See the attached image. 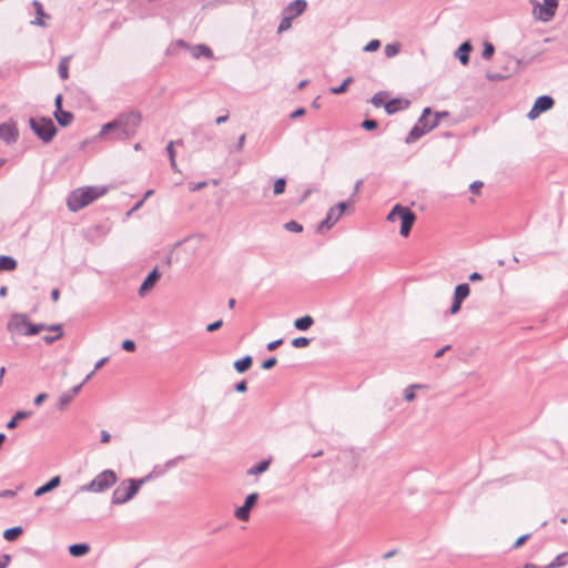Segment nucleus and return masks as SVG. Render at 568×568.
I'll use <instances>...</instances> for the list:
<instances>
[{
    "label": "nucleus",
    "instance_id": "f257e3e1",
    "mask_svg": "<svg viewBox=\"0 0 568 568\" xmlns=\"http://www.w3.org/2000/svg\"><path fill=\"white\" fill-rule=\"evenodd\" d=\"M142 123V113L139 110L130 109L120 112L113 120L101 126L99 136L110 134L111 140L128 141L134 138Z\"/></svg>",
    "mask_w": 568,
    "mask_h": 568
},
{
    "label": "nucleus",
    "instance_id": "f03ea898",
    "mask_svg": "<svg viewBox=\"0 0 568 568\" xmlns=\"http://www.w3.org/2000/svg\"><path fill=\"white\" fill-rule=\"evenodd\" d=\"M106 192L105 187L83 186L72 191L67 199L68 209L77 212L92 203Z\"/></svg>",
    "mask_w": 568,
    "mask_h": 568
},
{
    "label": "nucleus",
    "instance_id": "7ed1b4c3",
    "mask_svg": "<svg viewBox=\"0 0 568 568\" xmlns=\"http://www.w3.org/2000/svg\"><path fill=\"white\" fill-rule=\"evenodd\" d=\"M152 479V475H145L142 478H128L113 490L111 504L123 505L130 501L140 490V488Z\"/></svg>",
    "mask_w": 568,
    "mask_h": 568
},
{
    "label": "nucleus",
    "instance_id": "20e7f679",
    "mask_svg": "<svg viewBox=\"0 0 568 568\" xmlns=\"http://www.w3.org/2000/svg\"><path fill=\"white\" fill-rule=\"evenodd\" d=\"M396 220H400L399 234L404 237H407L416 221V214L407 206L395 204L390 212L387 214V221L395 222Z\"/></svg>",
    "mask_w": 568,
    "mask_h": 568
},
{
    "label": "nucleus",
    "instance_id": "39448f33",
    "mask_svg": "<svg viewBox=\"0 0 568 568\" xmlns=\"http://www.w3.org/2000/svg\"><path fill=\"white\" fill-rule=\"evenodd\" d=\"M396 220H400L399 234L404 237H407L416 221V214L407 206L395 204L390 212L387 214V221L395 222Z\"/></svg>",
    "mask_w": 568,
    "mask_h": 568
},
{
    "label": "nucleus",
    "instance_id": "423d86ee",
    "mask_svg": "<svg viewBox=\"0 0 568 568\" xmlns=\"http://www.w3.org/2000/svg\"><path fill=\"white\" fill-rule=\"evenodd\" d=\"M29 126L31 131L37 135V138L43 143H50L58 132V129L52 119L48 116H31L29 119Z\"/></svg>",
    "mask_w": 568,
    "mask_h": 568
},
{
    "label": "nucleus",
    "instance_id": "0eeeda50",
    "mask_svg": "<svg viewBox=\"0 0 568 568\" xmlns=\"http://www.w3.org/2000/svg\"><path fill=\"white\" fill-rule=\"evenodd\" d=\"M432 114L430 108H425L418 118L417 122L410 129L408 134L405 138V143L412 144L420 139L423 135L432 131L437 126V120H429V115Z\"/></svg>",
    "mask_w": 568,
    "mask_h": 568
},
{
    "label": "nucleus",
    "instance_id": "6e6552de",
    "mask_svg": "<svg viewBox=\"0 0 568 568\" xmlns=\"http://www.w3.org/2000/svg\"><path fill=\"white\" fill-rule=\"evenodd\" d=\"M118 475L112 469H104L99 473L90 483L80 487L81 491L103 493L114 486Z\"/></svg>",
    "mask_w": 568,
    "mask_h": 568
},
{
    "label": "nucleus",
    "instance_id": "1a4fd4ad",
    "mask_svg": "<svg viewBox=\"0 0 568 568\" xmlns=\"http://www.w3.org/2000/svg\"><path fill=\"white\" fill-rule=\"evenodd\" d=\"M554 104H555V100H554V98L551 95H548V94L539 95L535 100L530 111L527 114V118L529 120H535L542 112H546V111L550 110L554 106Z\"/></svg>",
    "mask_w": 568,
    "mask_h": 568
},
{
    "label": "nucleus",
    "instance_id": "9d476101",
    "mask_svg": "<svg viewBox=\"0 0 568 568\" xmlns=\"http://www.w3.org/2000/svg\"><path fill=\"white\" fill-rule=\"evenodd\" d=\"M469 293H470V287L467 283H462V284L456 285V287L454 290L453 302H452L450 308L448 311V314H450V315L457 314L462 308L463 302L468 297Z\"/></svg>",
    "mask_w": 568,
    "mask_h": 568
},
{
    "label": "nucleus",
    "instance_id": "9b49d317",
    "mask_svg": "<svg viewBox=\"0 0 568 568\" xmlns=\"http://www.w3.org/2000/svg\"><path fill=\"white\" fill-rule=\"evenodd\" d=\"M257 500V493L248 494L245 497L244 504L235 509L234 516L241 521H247L250 519L251 510L256 505Z\"/></svg>",
    "mask_w": 568,
    "mask_h": 568
},
{
    "label": "nucleus",
    "instance_id": "f8f14e48",
    "mask_svg": "<svg viewBox=\"0 0 568 568\" xmlns=\"http://www.w3.org/2000/svg\"><path fill=\"white\" fill-rule=\"evenodd\" d=\"M19 131L13 122H4L0 124V138L6 144L10 145L18 140Z\"/></svg>",
    "mask_w": 568,
    "mask_h": 568
},
{
    "label": "nucleus",
    "instance_id": "ddd939ff",
    "mask_svg": "<svg viewBox=\"0 0 568 568\" xmlns=\"http://www.w3.org/2000/svg\"><path fill=\"white\" fill-rule=\"evenodd\" d=\"M28 323L29 318L26 314L16 313L11 316L10 321L8 322L7 328L8 331H14L22 335V332L27 329Z\"/></svg>",
    "mask_w": 568,
    "mask_h": 568
},
{
    "label": "nucleus",
    "instance_id": "4468645a",
    "mask_svg": "<svg viewBox=\"0 0 568 568\" xmlns=\"http://www.w3.org/2000/svg\"><path fill=\"white\" fill-rule=\"evenodd\" d=\"M559 0H544L539 9V19L545 22L550 20L555 16Z\"/></svg>",
    "mask_w": 568,
    "mask_h": 568
},
{
    "label": "nucleus",
    "instance_id": "2eb2a0df",
    "mask_svg": "<svg viewBox=\"0 0 568 568\" xmlns=\"http://www.w3.org/2000/svg\"><path fill=\"white\" fill-rule=\"evenodd\" d=\"M82 387L83 383H80L79 385H75L72 388H70L68 392L62 393L57 403L58 409H64L72 402L74 396H77L80 393Z\"/></svg>",
    "mask_w": 568,
    "mask_h": 568
},
{
    "label": "nucleus",
    "instance_id": "dca6fc26",
    "mask_svg": "<svg viewBox=\"0 0 568 568\" xmlns=\"http://www.w3.org/2000/svg\"><path fill=\"white\" fill-rule=\"evenodd\" d=\"M161 274L158 270V266H155L148 275L146 277L144 278V281L142 282L140 288H139V294L141 296H143L146 292H149L150 290H152L155 285V283L159 281Z\"/></svg>",
    "mask_w": 568,
    "mask_h": 568
},
{
    "label": "nucleus",
    "instance_id": "f3484780",
    "mask_svg": "<svg viewBox=\"0 0 568 568\" xmlns=\"http://www.w3.org/2000/svg\"><path fill=\"white\" fill-rule=\"evenodd\" d=\"M409 104L410 102L407 99L394 98L385 103V112L392 115L398 111L407 109Z\"/></svg>",
    "mask_w": 568,
    "mask_h": 568
},
{
    "label": "nucleus",
    "instance_id": "a211bd4d",
    "mask_svg": "<svg viewBox=\"0 0 568 568\" xmlns=\"http://www.w3.org/2000/svg\"><path fill=\"white\" fill-rule=\"evenodd\" d=\"M307 8L305 0H294L290 2L283 10V14L292 16V19L301 16Z\"/></svg>",
    "mask_w": 568,
    "mask_h": 568
},
{
    "label": "nucleus",
    "instance_id": "6ab92c4d",
    "mask_svg": "<svg viewBox=\"0 0 568 568\" xmlns=\"http://www.w3.org/2000/svg\"><path fill=\"white\" fill-rule=\"evenodd\" d=\"M473 50L471 42L469 40L464 41L455 51L454 55L463 65L469 63V54Z\"/></svg>",
    "mask_w": 568,
    "mask_h": 568
},
{
    "label": "nucleus",
    "instance_id": "aec40b11",
    "mask_svg": "<svg viewBox=\"0 0 568 568\" xmlns=\"http://www.w3.org/2000/svg\"><path fill=\"white\" fill-rule=\"evenodd\" d=\"M60 484H61V477L58 475L53 476L50 480H48L45 484H43L42 486L38 487L34 490V496L40 497L47 493H50L53 489H55L57 487H59Z\"/></svg>",
    "mask_w": 568,
    "mask_h": 568
},
{
    "label": "nucleus",
    "instance_id": "412c9836",
    "mask_svg": "<svg viewBox=\"0 0 568 568\" xmlns=\"http://www.w3.org/2000/svg\"><path fill=\"white\" fill-rule=\"evenodd\" d=\"M32 6L36 10V18L30 23L32 26L44 27L45 23H44L43 19L50 18V16L45 13L42 3L39 0H33Z\"/></svg>",
    "mask_w": 568,
    "mask_h": 568
},
{
    "label": "nucleus",
    "instance_id": "4be33fe9",
    "mask_svg": "<svg viewBox=\"0 0 568 568\" xmlns=\"http://www.w3.org/2000/svg\"><path fill=\"white\" fill-rule=\"evenodd\" d=\"M53 116L57 120V122L59 123V125H61L62 128H65L69 124H71V122L74 119V115L72 112L65 111L63 109L54 110Z\"/></svg>",
    "mask_w": 568,
    "mask_h": 568
},
{
    "label": "nucleus",
    "instance_id": "5701e85b",
    "mask_svg": "<svg viewBox=\"0 0 568 568\" xmlns=\"http://www.w3.org/2000/svg\"><path fill=\"white\" fill-rule=\"evenodd\" d=\"M192 134L194 138L199 139L200 142L212 141L215 138V133L212 130H206L203 125H197Z\"/></svg>",
    "mask_w": 568,
    "mask_h": 568
},
{
    "label": "nucleus",
    "instance_id": "b1692460",
    "mask_svg": "<svg viewBox=\"0 0 568 568\" xmlns=\"http://www.w3.org/2000/svg\"><path fill=\"white\" fill-rule=\"evenodd\" d=\"M32 413L30 410H18L10 420L7 422L6 428L12 430L18 427L20 420L30 417Z\"/></svg>",
    "mask_w": 568,
    "mask_h": 568
},
{
    "label": "nucleus",
    "instance_id": "393cba45",
    "mask_svg": "<svg viewBox=\"0 0 568 568\" xmlns=\"http://www.w3.org/2000/svg\"><path fill=\"white\" fill-rule=\"evenodd\" d=\"M68 550L72 557H82L90 551V545L87 542L72 544L69 546Z\"/></svg>",
    "mask_w": 568,
    "mask_h": 568
},
{
    "label": "nucleus",
    "instance_id": "a878e982",
    "mask_svg": "<svg viewBox=\"0 0 568 568\" xmlns=\"http://www.w3.org/2000/svg\"><path fill=\"white\" fill-rule=\"evenodd\" d=\"M252 363H253V357L251 355H245V356L236 359L234 362L233 366L237 373L243 374L252 366Z\"/></svg>",
    "mask_w": 568,
    "mask_h": 568
},
{
    "label": "nucleus",
    "instance_id": "bb28decb",
    "mask_svg": "<svg viewBox=\"0 0 568 568\" xmlns=\"http://www.w3.org/2000/svg\"><path fill=\"white\" fill-rule=\"evenodd\" d=\"M18 262L10 255H0V272H12L17 268Z\"/></svg>",
    "mask_w": 568,
    "mask_h": 568
},
{
    "label": "nucleus",
    "instance_id": "cd10ccee",
    "mask_svg": "<svg viewBox=\"0 0 568 568\" xmlns=\"http://www.w3.org/2000/svg\"><path fill=\"white\" fill-rule=\"evenodd\" d=\"M314 324V318L311 315H304L294 321V327L297 331H307Z\"/></svg>",
    "mask_w": 568,
    "mask_h": 568
},
{
    "label": "nucleus",
    "instance_id": "c85d7f7f",
    "mask_svg": "<svg viewBox=\"0 0 568 568\" xmlns=\"http://www.w3.org/2000/svg\"><path fill=\"white\" fill-rule=\"evenodd\" d=\"M192 55L194 58H196V59H199L201 57H205L207 59H212L213 58V51L206 44H196L192 49Z\"/></svg>",
    "mask_w": 568,
    "mask_h": 568
},
{
    "label": "nucleus",
    "instance_id": "c756f323",
    "mask_svg": "<svg viewBox=\"0 0 568 568\" xmlns=\"http://www.w3.org/2000/svg\"><path fill=\"white\" fill-rule=\"evenodd\" d=\"M270 464H271L270 459H263V460L254 464L252 467H250L247 469V475H260L268 469Z\"/></svg>",
    "mask_w": 568,
    "mask_h": 568
},
{
    "label": "nucleus",
    "instance_id": "7c9ffc66",
    "mask_svg": "<svg viewBox=\"0 0 568 568\" xmlns=\"http://www.w3.org/2000/svg\"><path fill=\"white\" fill-rule=\"evenodd\" d=\"M336 209H329L326 217L320 223L318 231H322L323 229L329 230L338 220H335L336 215Z\"/></svg>",
    "mask_w": 568,
    "mask_h": 568
},
{
    "label": "nucleus",
    "instance_id": "2f4dec72",
    "mask_svg": "<svg viewBox=\"0 0 568 568\" xmlns=\"http://www.w3.org/2000/svg\"><path fill=\"white\" fill-rule=\"evenodd\" d=\"M45 328H47V324H44V323L33 324L29 321L27 329H24V332H22V335L23 336H33V335H37L40 332L44 331Z\"/></svg>",
    "mask_w": 568,
    "mask_h": 568
},
{
    "label": "nucleus",
    "instance_id": "473e14b6",
    "mask_svg": "<svg viewBox=\"0 0 568 568\" xmlns=\"http://www.w3.org/2000/svg\"><path fill=\"white\" fill-rule=\"evenodd\" d=\"M23 528L21 526H13L3 531V538L7 541L16 540L20 535H22Z\"/></svg>",
    "mask_w": 568,
    "mask_h": 568
},
{
    "label": "nucleus",
    "instance_id": "72a5a7b5",
    "mask_svg": "<svg viewBox=\"0 0 568 568\" xmlns=\"http://www.w3.org/2000/svg\"><path fill=\"white\" fill-rule=\"evenodd\" d=\"M71 60V57H63L60 60L59 67H58V73L59 77L62 80H67L69 78V62Z\"/></svg>",
    "mask_w": 568,
    "mask_h": 568
},
{
    "label": "nucleus",
    "instance_id": "f704fd0d",
    "mask_svg": "<svg viewBox=\"0 0 568 568\" xmlns=\"http://www.w3.org/2000/svg\"><path fill=\"white\" fill-rule=\"evenodd\" d=\"M568 554H561V555H558L550 564H548L547 566H544V567H540V566H528L526 568H557V567H561L566 564V561L564 560L565 557H567Z\"/></svg>",
    "mask_w": 568,
    "mask_h": 568
},
{
    "label": "nucleus",
    "instance_id": "c9c22d12",
    "mask_svg": "<svg viewBox=\"0 0 568 568\" xmlns=\"http://www.w3.org/2000/svg\"><path fill=\"white\" fill-rule=\"evenodd\" d=\"M425 387H426V385H422V384H413V385L407 386L404 390L405 400L413 402L416 397L415 389L416 388H425Z\"/></svg>",
    "mask_w": 568,
    "mask_h": 568
},
{
    "label": "nucleus",
    "instance_id": "e433bc0d",
    "mask_svg": "<svg viewBox=\"0 0 568 568\" xmlns=\"http://www.w3.org/2000/svg\"><path fill=\"white\" fill-rule=\"evenodd\" d=\"M386 92L385 91H379L377 93H375L372 99H371V103L375 106V108H381V106H384L385 108V97H386Z\"/></svg>",
    "mask_w": 568,
    "mask_h": 568
},
{
    "label": "nucleus",
    "instance_id": "4c0bfd02",
    "mask_svg": "<svg viewBox=\"0 0 568 568\" xmlns=\"http://www.w3.org/2000/svg\"><path fill=\"white\" fill-rule=\"evenodd\" d=\"M353 82V78L348 77L346 78L338 87H332L329 89L331 93L333 94H342L346 92L347 87Z\"/></svg>",
    "mask_w": 568,
    "mask_h": 568
},
{
    "label": "nucleus",
    "instance_id": "58836bf2",
    "mask_svg": "<svg viewBox=\"0 0 568 568\" xmlns=\"http://www.w3.org/2000/svg\"><path fill=\"white\" fill-rule=\"evenodd\" d=\"M286 187V179L285 178H278L274 182L273 186V193L274 195H281L285 192Z\"/></svg>",
    "mask_w": 568,
    "mask_h": 568
},
{
    "label": "nucleus",
    "instance_id": "ea45409f",
    "mask_svg": "<svg viewBox=\"0 0 568 568\" xmlns=\"http://www.w3.org/2000/svg\"><path fill=\"white\" fill-rule=\"evenodd\" d=\"M494 53H495L494 44L489 41H485L483 52H481L483 59L490 60L493 58Z\"/></svg>",
    "mask_w": 568,
    "mask_h": 568
},
{
    "label": "nucleus",
    "instance_id": "a19ab883",
    "mask_svg": "<svg viewBox=\"0 0 568 568\" xmlns=\"http://www.w3.org/2000/svg\"><path fill=\"white\" fill-rule=\"evenodd\" d=\"M311 343V339L305 336H298L292 339L291 344L295 348H304L307 347Z\"/></svg>",
    "mask_w": 568,
    "mask_h": 568
},
{
    "label": "nucleus",
    "instance_id": "79ce46f5",
    "mask_svg": "<svg viewBox=\"0 0 568 568\" xmlns=\"http://www.w3.org/2000/svg\"><path fill=\"white\" fill-rule=\"evenodd\" d=\"M292 16L283 14V18L277 27V32L281 33L288 30L292 26Z\"/></svg>",
    "mask_w": 568,
    "mask_h": 568
},
{
    "label": "nucleus",
    "instance_id": "37998d69",
    "mask_svg": "<svg viewBox=\"0 0 568 568\" xmlns=\"http://www.w3.org/2000/svg\"><path fill=\"white\" fill-rule=\"evenodd\" d=\"M284 227L286 231L288 232H294V233H300L303 231V226L301 223L292 220V221H288L284 224Z\"/></svg>",
    "mask_w": 568,
    "mask_h": 568
},
{
    "label": "nucleus",
    "instance_id": "c03bdc74",
    "mask_svg": "<svg viewBox=\"0 0 568 568\" xmlns=\"http://www.w3.org/2000/svg\"><path fill=\"white\" fill-rule=\"evenodd\" d=\"M384 52L387 58L395 57L399 52V44H397V43L386 44Z\"/></svg>",
    "mask_w": 568,
    "mask_h": 568
},
{
    "label": "nucleus",
    "instance_id": "a18cd8bd",
    "mask_svg": "<svg viewBox=\"0 0 568 568\" xmlns=\"http://www.w3.org/2000/svg\"><path fill=\"white\" fill-rule=\"evenodd\" d=\"M349 200L347 202H338L335 206H332L331 209H336V215L335 220H339L345 210L347 209L348 204H351Z\"/></svg>",
    "mask_w": 568,
    "mask_h": 568
},
{
    "label": "nucleus",
    "instance_id": "49530a36",
    "mask_svg": "<svg viewBox=\"0 0 568 568\" xmlns=\"http://www.w3.org/2000/svg\"><path fill=\"white\" fill-rule=\"evenodd\" d=\"M361 126L366 130V131H373L375 129H377L378 126V122L374 119H365L362 123H361Z\"/></svg>",
    "mask_w": 568,
    "mask_h": 568
},
{
    "label": "nucleus",
    "instance_id": "de8ad7c7",
    "mask_svg": "<svg viewBox=\"0 0 568 568\" xmlns=\"http://www.w3.org/2000/svg\"><path fill=\"white\" fill-rule=\"evenodd\" d=\"M184 458H185V456L180 455V456H176L174 458L166 460L165 464L163 465V467H165V471L175 467L179 464V462L184 460Z\"/></svg>",
    "mask_w": 568,
    "mask_h": 568
},
{
    "label": "nucleus",
    "instance_id": "09e8293b",
    "mask_svg": "<svg viewBox=\"0 0 568 568\" xmlns=\"http://www.w3.org/2000/svg\"><path fill=\"white\" fill-rule=\"evenodd\" d=\"M379 47H381V41L377 39H373L363 48V50L365 52H375L379 49Z\"/></svg>",
    "mask_w": 568,
    "mask_h": 568
},
{
    "label": "nucleus",
    "instance_id": "8fccbe9b",
    "mask_svg": "<svg viewBox=\"0 0 568 568\" xmlns=\"http://www.w3.org/2000/svg\"><path fill=\"white\" fill-rule=\"evenodd\" d=\"M181 143H182L181 140H179V141H170L168 143L165 150H166L169 160L175 159L176 153H175V150H174V145L175 144H181Z\"/></svg>",
    "mask_w": 568,
    "mask_h": 568
},
{
    "label": "nucleus",
    "instance_id": "3c124183",
    "mask_svg": "<svg viewBox=\"0 0 568 568\" xmlns=\"http://www.w3.org/2000/svg\"><path fill=\"white\" fill-rule=\"evenodd\" d=\"M121 347L125 352H134L136 348V344L133 339H124L121 344Z\"/></svg>",
    "mask_w": 568,
    "mask_h": 568
},
{
    "label": "nucleus",
    "instance_id": "603ef678",
    "mask_svg": "<svg viewBox=\"0 0 568 568\" xmlns=\"http://www.w3.org/2000/svg\"><path fill=\"white\" fill-rule=\"evenodd\" d=\"M165 473H166L165 467H163V465H155L153 467V469L148 475H152V479H153L154 477L162 476Z\"/></svg>",
    "mask_w": 568,
    "mask_h": 568
},
{
    "label": "nucleus",
    "instance_id": "864d4df0",
    "mask_svg": "<svg viewBox=\"0 0 568 568\" xmlns=\"http://www.w3.org/2000/svg\"><path fill=\"white\" fill-rule=\"evenodd\" d=\"M276 363H277L276 357L272 356V357H268L265 361H263L261 367L263 369H271L276 365Z\"/></svg>",
    "mask_w": 568,
    "mask_h": 568
},
{
    "label": "nucleus",
    "instance_id": "5fc2aeb1",
    "mask_svg": "<svg viewBox=\"0 0 568 568\" xmlns=\"http://www.w3.org/2000/svg\"><path fill=\"white\" fill-rule=\"evenodd\" d=\"M531 537V534H525L517 538V540L513 545V549H517L520 546H523L529 538Z\"/></svg>",
    "mask_w": 568,
    "mask_h": 568
},
{
    "label": "nucleus",
    "instance_id": "6e6d98bb",
    "mask_svg": "<svg viewBox=\"0 0 568 568\" xmlns=\"http://www.w3.org/2000/svg\"><path fill=\"white\" fill-rule=\"evenodd\" d=\"M63 336V333H57L55 335H44L42 337L43 342L45 344H53L54 342H57L58 339H60L61 337Z\"/></svg>",
    "mask_w": 568,
    "mask_h": 568
},
{
    "label": "nucleus",
    "instance_id": "4d7b16f0",
    "mask_svg": "<svg viewBox=\"0 0 568 568\" xmlns=\"http://www.w3.org/2000/svg\"><path fill=\"white\" fill-rule=\"evenodd\" d=\"M222 325H223V321L217 320V321L206 325V332L213 333V332L220 329L222 327Z\"/></svg>",
    "mask_w": 568,
    "mask_h": 568
},
{
    "label": "nucleus",
    "instance_id": "13d9d810",
    "mask_svg": "<svg viewBox=\"0 0 568 568\" xmlns=\"http://www.w3.org/2000/svg\"><path fill=\"white\" fill-rule=\"evenodd\" d=\"M283 342H284L283 338L272 341L266 345V349L270 352L275 351L277 347H280L283 344Z\"/></svg>",
    "mask_w": 568,
    "mask_h": 568
},
{
    "label": "nucleus",
    "instance_id": "bf43d9fd",
    "mask_svg": "<svg viewBox=\"0 0 568 568\" xmlns=\"http://www.w3.org/2000/svg\"><path fill=\"white\" fill-rule=\"evenodd\" d=\"M11 561V556L9 554H3L0 556V568H7Z\"/></svg>",
    "mask_w": 568,
    "mask_h": 568
},
{
    "label": "nucleus",
    "instance_id": "052dcab7",
    "mask_svg": "<svg viewBox=\"0 0 568 568\" xmlns=\"http://www.w3.org/2000/svg\"><path fill=\"white\" fill-rule=\"evenodd\" d=\"M234 390L237 392V393H244L247 390V383L246 381H241V382H237L235 385H234Z\"/></svg>",
    "mask_w": 568,
    "mask_h": 568
},
{
    "label": "nucleus",
    "instance_id": "680f3d73",
    "mask_svg": "<svg viewBox=\"0 0 568 568\" xmlns=\"http://www.w3.org/2000/svg\"><path fill=\"white\" fill-rule=\"evenodd\" d=\"M16 495H17V490H13V489L0 490V499L13 498Z\"/></svg>",
    "mask_w": 568,
    "mask_h": 568
},
{
    "label": "nucleus",
    "instance_id": "e2e57ef3",
    "mask_svg": "<svg viewBox=\"0 0 568 568\" xmlns=\"http://www.w3.org/2000/svg\"><path fill=\"white\" fill-rule=\"evenodd\" d=\"M484 185V183L479 180L477 181H474L470 185H469V191L471 193H477L479 191V189H481Z\"/></svg>",
    "mask_w": 568,
    "mask_h": 568
},
{
    "label": "nucleus",
    "instance_id": "0e129e2a",
    "mask_svg": "<svg viewBox=\"0 0 568 568\" xmlns=\"http://www.w3.org/2000/svg\"><path fill=\"white\" fill-rule=\"evenodd\" d=\"M245 139H246V134L245 133L240 135V138L237 140V143L235 145V150L237 152H241L243 150V146H244V143H245Z\"/></svg>",
    "mask_w": 568,
    "mask_h": 568
},
{
    "label": "nucleus",
    "instance_id": "69168bd1",
    "mask_svg": "<svg viewBox=\"0 0 568 568\" xmlns=\"http://www.w3.org/2000/svg\"><path fill=\"white\" fill-rule=\"evenodd\" d=\"M48 397L47 393H40L36 396L33 403L36 406H40Z\"/></svg>",
    "mask_w": 568,
    "mask_h": 568
},
{
    "label": "nucleus",
    "instance_id": "338daca9",
    "mask_svg": "<svg viewBox=\"0 0 568 568\" xmlns=\"http://www.w3.org/2000/svg\"><path fill=\"white\" fill-rule=\"evenodd\" d=\"M450 348H452L450 344H447V345L443 346L442 348H439L438 351L435 352L434 357L435 358L442 357Z\"/></svg>",
    "mask_w": 568,
    "mask_h": 568
},
{
    "label": "nucleus",
    "instance_id": "774afa93",
    "mask_svg": "<svg viewBox=\"0 0 568 568\" xmlns=\"http://www.w3.org/2000/svg\"><path fill=\"white\" fill-rule=\"evenodd\" d=\"M306 112V110L304 108H297L295 111H293L291 114H290V118L291 119H297L302 115H304Z\"/></svg>",
    "mask_w": 568,
    "mask_h": 568
}]
</instances>
